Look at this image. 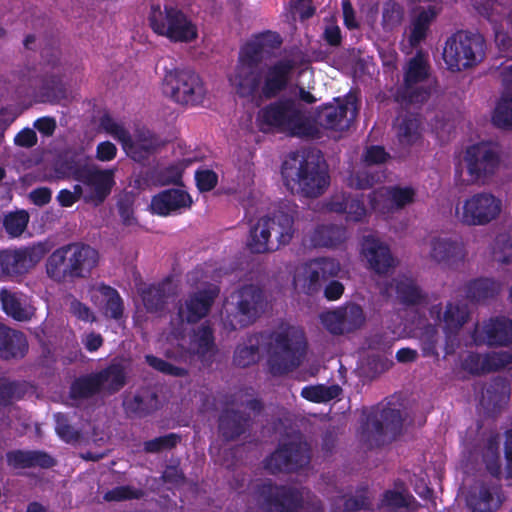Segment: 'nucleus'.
Instances as JSON below:
<instances>
[{
    "mask_svg": "<svg viewBox=\"0 0 512 512\" xmlns=\"http://www.w3.org/2000/svg\"><path fill=\"white\" fill-rule=\"evenodd\" d=\"M283 43L278 32L265 30L251 35L240 47L230 82L240 98L258 101L276 99L289 85L294 63L281 59L265 67L262 62L280 49Z\"/></svg>",
    "mask_w": 512,
    "mask_h": 512,
    "instance_id": "nucleus-1",
    "label": "nucleus"
},
{
    "mask_svg": "<svg viewBox=\"0 0 512 512\" xmlns=\"http://www.w3.org/2000/svg\"><path fill=\"white\" fill-rule=\"evenodd\" d=\"M256 123L262 132L276 131L292 137L311 139L320 136L318 126L305 116L291 97L279 98L262 107L257 113Z\"/></svg>",
    "mask_w": 512,
    "mask_h": 512,
    "instance_id": "nucleus-2",
    "label": "nucleus"
},
{
    "mask_svg": "<svg viewBox=\"0 0 512 512\" xmlns=\"http://www.w3.org/2000/svg\"><path fill=\"white\" fill-rule=\"evenodd\" d=\"M99 252L88 244L68 243L55 249L46 260V274L56 283H73L91 277Z\"/></svg>",
    "mask_w": 512,
    "mask_h": 512,
    "instance_id": "nucleus-3",
    "label": "nucleus"
},
{
    "mask_svg": "<svg viewBox=\"0 0 512 512\" xmlns=\"http://www.w3.org/2000/svg\"><path fill=\"white\" fill-rule=\"evenodd\" d=\"M254 501L261 512H324L322 501L311 492L265 480L255 486Z\"/></svg>",
    "mask_w": 512,
    "mask_h": 512,
    "instance_id": "nucleus-4",
    "label": "nucleus"
},
{
    "mask_svg": "<svg viewBox=\"0 0 512 512\" xmlns=\"http://www.w3.org/2000/svg\"><path fill=\"white\" fill-rule=\"evenodd\" d=\"M286 186L297 185L302 195L316 198L322 195L330 183L327 166L320 152H308L301 156L297 152L289 155L281 167Z\"/></svg>",
    "mask_w": 512,
    "mask_h": 512,
    "instance_id": "nucleus-5",
    "label": "nucleus"
},
{
    "mask_svg": "<svg viewBox=\"0 0 512 512\" xmlns=\"http://www.w3.org/2000/svg\"><path fill=\"white\" fill-rule=\"evenodd\" d=\"M307 341L303 329L281 326L271 335L269 345V370L274 376L285 375L298 368L306 354Z\"/></svg>",
    "mask_w": 512,
    "mask_h": 512,
    "instance_id": "nucleus-6",
    "label": "nucleus"
},
{
    "mask_svg": "<svg viewBox=\"0 0 512 512\" xmlns=\"http://www.w3.org/2000/svg\"><path fill=\"white\" fill-rule=\"evenodd\" d=\"M294 217L277 210L271 217H262L251 227L247 246L252 253H266L291 242L294 235Z\"/></svg>",
    "mask_w": 512,
    "mask_h": 512,
    "instance_id": "nucleus-7",
    "label": "nucleus"
},
{
    "mask_svg": "<svg viewBox=\"0 0 512 512\" xmlns=\"http://www.w3.org/2000/svg\"><path fill=\"white\" fill-rule=\"evenodd\" d=\"M148 21L154 33L172 43H191L198 38L196 24L177 7L152 5Z\"/></svg>",
    "mask_w": 512,
    "mask_h": 512,
    "instance_id": "nucleus-8",
    "label": "nucleus"
},
{
    "mask_svg": "<svg viewBox=\"0 0 512 512\" xmlns=\"http://www.w3.org/2000/svg\"><path fill=\"white\" fill-rule=\"evenodd\" d=\"M162 91L174 103L185 107L202 105L207 95L202 77L189 68L166 71L162 80Z\"/></svg>",
    "mask_w": 512,
    "mask_h": 512,
    "instance_id": "nucleus-9",
    "label": "nucleus"
},
{
    "mask_svg": "<svg viewBox=\"0 0 512 512\" xmlns=\"http://www.w3.org/2000/svg\"><path fill=\"white\" fill-rule=\"evenodd\" d=\"M485 39L479 33L459 30L446 41L443 59L452 72H460L481 62L485 56Z\"/></svg>",
    "mask_w": 512,
    "mask_h": 512,
    "instance_id": "nucleus-10",
    "label": "nucleus"
},
{
    "mask_svg": "<svg viewBox=\"0 0 512 512\" xmlns=\"http://www.w3.org/2000/svg\"><path fill=\"white\" fill-rule=\"evenodd\" d=\"M429 70L427 59L418 51L407 63L403 83L392 94L394 101L402 107L426 102L430 97V89L419 84L428 79Z\"/></svg>",
    "mask_w": 512,
    "mask_h": 512,
    "instance_id": "nucleus-11",
    "label": "nucleus"
},
{
    "mask_svg": "<svg viewBox=\"0 0 512 512\" xmlns=\"http://www.w3.org/2000/svg\"><path fill=\"white\" fill-rule=\"evenodd\" d=\"M49 252L45 242H37L20 248L0 251V277L21 282Z\"/></svg>",
    "mask_w": 512,
    "mask_h": 512,
    "instance_id": "nucleus-12",
    "label": "nucleus"
},
{
    "mask_svg": "<svg viewBox=\"0 0 512 512\" xmlns=\"http://www.w3.org/2000/svg\"><path fill=\"white\" fill-rule=\"evenodd\" d=\"M463 161L469 182L485 185L491 181L499 169L501 156L497 146L482 141L466 148Z\"/></svg>",
    "mask_w": 512,
    "mask_h": 512,
    "instance_id": "nucleus-13",
    "label": "nucleus"
},
{
    "mask_svg": "<svg viewBox=\"0 0 512 512\" xmlns=\"http://www.w3.org/2000/svg\"><path fill=\"white\" fill-rule=\"evenodd\" d=\"M403 427L402 413L399 408L392 407L389 402L381 409H373L363 424L367 434L366 441L369 447H380L386 442L395 440L401 434Z\"/></svg>",
    "mask_w": 512,
    "mask_h": 512,
    "instance_id": "nucleus-14",
    "label": "nucleus"
},
{
    "mask_svg": "<svg viewBox=\"0 0 512 512\" xmlns=\"http://www.w3.org/2000/svg\"><path fill=\"white\" fill-rule=\"evenodd\" d=\"M311 447L301 437L279 443L278 447L264 461L265 468L272 474L294 473L309 467Z\"/></svg>",
    "mask_w": 512,
    "mask_h": 512,
    "instance_id": "nucleus-15",
    "label": "nucleus"
},
{
    "mask_svg": "<svg viewBox=\"0 0 512 512\" xmlns=\"http://www.w3.org/2000/svg\"><path fill=\"white\" fill-rule=\"evenodd\" d=\"M502 202L489 192H479L468 199L462 205L459 219L469 226H482L495 220L501 213Z\"/></svg>",
    "mask_w": 512,
    "mask_h": 512,
    "instance_id": "nucleus-16",
    "label": "nucleus"
},
{
    "mask_svg": "<svg viewBox=\"0 0 512 512\" xmlns=\"http://www.w3.org/2000/svg\"><path fill=\"white\" fill-rule=\"evenodd\" d=\"M340 264L328 257H319L305 263L300 276L303 292L308 296L318 295L331 278L338 276Z\"/></svg>",
    "mask_w": 512,
    "mask_h": 512,
    "instance_id": "nucleus-17",
    "label": "nucleus"
},
{
    "mask_svg": "<svg viewBox=\"0 0 512 512\" xmlns=\"http://www.w3.org/2000/svg\"><path fill=\"white\" fill-rule=\"evenodd\" d=\"M320 320L329 333L340 336L360 329L366 317L360 305L347 303L334 310L323 312Z\"/></svg>",
    "mask_w": 512,
    "mask_h": 512,
    "instance_id": "nucleus-18",
    "label": "nucleus"
},
{
    "mask_svg": "<svg viewBox=\"0 0 512 512\" xmlns=\"http://www.w3.org/2000/svg\"><path fill=\"white\" fill-rule=\"evenodd\" d=\"M236 314L238 327L245 328L262 315L267 306L264 290L255 284H245L237 292Z\"/></svg>",
    "mask_w": 512,
    "mask_h": 512,
    "instance_id": "nucleus-19",
    "label": "nucleus"
},
{
    "mask_svg": "<svg viewBox=\"0 0 512 512\" xmlns=\"http://www.w3.org/2000/svg\"><path fill=\"white\" fill-rule=\"evenodd\" d=\"M121 146L130 159L144 164L159 151L163 141L154 131L142 126L137 127L133 134L128 132Z\"/></svg>",
    "mask_w": 512,
    "mask_h": 512,
    "instance_id": "nucleus-20",
    "label": "nucleus"
},
{
    "mask_svg": "<svg viewBox=\"0 0 512 512\" xmlns=\"http://www.w3.org/2000/svg\"><path fill=\"white\" fill-rule=\"evenodd\" d=\"M79 183L88 189L84 201L99 206L108 198L115 185L114 171L98 169L92 165L82 176Z\"/></svg>",
    "mask_w": 512,
    "mask_h": 512,
    "instance_id": "nucleus-21",
    "label": "nucleus"
},
{
    "mask_svg": "<svg viewBox=\"0 0 512 512\" xmlns=\"http://www.w3.org/2000/svg\"><path fill=\"white\" fill-rule=\"evenodd\" d=\"M219 292L220 290L217 286L210 285L207 288L189 294L185 300V309L180 306L178 310L181 321L194 324L206 317Z\"/></svg>",
    "mask_w": 512,
    "mask_h": 512,
    "instance_id": "nucleus-22",
    "label": "nucleus"
},
{
    "mask_svg": "<svg viewBox=\"0 0 512 512\" xmlns=\"http://www.w3.org/2000/svg\"><path fill=\"white\" fill-rule=\"evenodd\" d=\"M503 500L501 485L482 482L476 490L469 492L466 504L471 512H495Z\"/></svg>",
    "mask_w": 512,
    "mask_h": 512,
    "instance_id": "nucleus-23",
    "label": "nucleus"
},
{
    "mask_svg": "<svg viewBox=\"0 0 512 512\" xmlns=\"http://www.w3.org/2000/svg\"><path fill=\"white\" fill-rule=\"evenodd\" d=\"M191 205L192 198L188 192L171 188L154 195L151 199L150 208L153 214L166 217L180 212L182 209L190 208Z\"/></svg>",
    "mask_w": 512,
    "mask_h": 512,
    "instance_id": "nucleus-24",
    "label": "nucleus"
},
{
    "mask_svg": "<svg viewBox=\"0 0 512 512\" xmlns=\"http://www.w3.org/2000/svg\"><path fill=\"white\" fill-rule=\"evenodd\" d=\"M502 84L505 88L492 114L493 124L501 129H512V64L500 71Z\"/></svg>",
    "mask_w": 512,
    "mask_h": 512,
    "instance_id": "nucleus-25",
    "label": "nucleus"
},
{
    "mask_svg": "<svg viewBox=\"0 0 512 512\" xmlns=\"http://www.w3.org/2000/svg\"><path fill=\"white\" fill-rule=\"evenodd\" d=\"M337 104H324L316 111L315 125L328 130L344 131L350 127L352 118H348V103L335 99Z\"/></svg>",
    "mask_w": 512,
    "mask_h": 512,
    "instance_id": "nucleus-26",
    "label": "nucleus"
},
{
    "mask_svg": "<svg viewBox=\"0 0 512 512\" xmlns=\"http://www.w3.org/2000/svg\"><path fill=\"white\" fill-rule=\"evenodd\" d=\"M362 253L370 268L377 274H386L394 267V258L389 247L373 236L364 237Z\"/></svg>",
    "mask_w": 512,
    "mask_h": 512,
    "instance_id": "nucleus-27",
    "label": "nucleus"
},
{
    "mask_svg": "<svg viewBox=\"0 0 512 512\" xmlns=\"http://www.w3.org/2000/svg\"><path fill=\"white\" fill-rule=\"evenodd\" d=\"M416 191L411 186L401 187L398 185L390 186L380 191H372L369 194V201L372 210L380 213H385L384 209L380 207L382 201H390L392 206L396 209H403L407 205L414 202Z\"/></svg>",
    "mask_w": 512,
    "mask_h": 512,
    "instance_id": "nucleus-28",
    "label": "nucleus"
},
{
    "mask_svg": "<svg viewBox=\"0 0 512 512\" xmlns=\"http://www.w3.org/2000/svg\"><path fill=\"white\" fill-rule=\"evenodd\" d=\"M9 467L14 469H28L39 467L49 469L56 465V460L42 450H11L5 455Z\"/></svg>",
    "mask_w": 512,
    "mask_h": 512,
    "instance_id": "nucleus-29",
    "label": "nucleus"
},
{
    "mask_svg": "<svg viewBox=\"0 0 512 512\" xmlns=\"http://www.w3.org/2000/svg\"><path fill=\"white\" fill-rule=\"evenodd\" d=\"M465 248L461 241L446 237L433 238L431 241V258L437 263L454 265L464 260Z\"/></svg>",
    "mask_w": 512,
    "mask_h": 512,
    "instance_id": "nucleus-30",
    "label": "nucleus"
},
{
    "mask_svg": "<svg viewBox=\"0 0 512 512\" xmlns=\"http://www.w3.org/2000/svg\"><path fill=\"white\" fill-rule=\"evenodd\" d=\"M27 351L28 342L25 334L0 323V358H23Z\"/></svg>",
    "mask_w": 512,
    "mask_h": 512,
    "instance_id": "nucleus-31",
    "label": "nucleus"
},
{
    "mask_svg": "<svg viewBox=\"0 0 512 512\" xmlns=\"http://www.w3.org/2000/svg\"><path fill=\"white\" fill-rule=\"evenodd\" d=\"M123 405L127 413L145 417L160 408V401L152 387H141L131 398L125 399Z\"/></svg>",
    "mask_w": 512,
    "mask_h": 512,
    "instance_id": "nucleus-32",
    "label": "nucleus"
},
{
    "mask_svg": "<svg viewBox=\"0 0 512 512\" xmlns=\"http://www.w3.org/2000/svg\"><path fill=\"white\" fill-rule=\"evenodd\" d=\"M249 422L248 414L235 409H225L219 415V433L225 441H234L246 432Z\"/></svg>",
    "mask_w": 512,
    "mask_h": 512,
    "instance_id": "nucleus-33",
    "label": "nucleus"
},
{
    "mask_svg": "<svg viewBox=\"0 0 512 512\" xmlns=\"http://www.w3.org/2000/svg\"><path fill=\"white\" fill-rule=\"evenodd\" d=\"M395 292L399 302L405 306L426 305L429 301L428 294L412 278L396 279Z\"/></svg>",
    "mask_w": 512,
    "mask_h": 512,
    "instance_id": "nucleus-34",
    "label": "nucleus"
},
{
    "mask_svg": "<svg viewBox=\"0 0 512 512\" xmlns=\"http://www.w3.org/2000/svg\"><path fill=\"white\" fill-rule=\"evenodd\" d=\"M484 333L489 346H508L512 343V321L506 317L491 318Z\"/></svg>",
    "mask_w": 512,
    "mask_h": 512,
    "instance_id": "nucleus-35",
    "label": "nucleus"
},
{
    "mask_svg": "<svg viewBox=\"0 0 512 512\" xmlns=\"http://www.w3.org/2000/svg\"><path fill=\"white\" fill-rule=\"evenodd\" d=\"M194 353L202 362L212 361L217 353L214 331L208 323L201 324L194 333L192 341Z\"/></svg>",
    "mask_w": 512,
    "mask_h": 512,
    "instance_id": "nucleus-36",
    "label": "nucleus"
},
{
    "mask_svg": "<svg viewBox=\"0 0 512 512\" xmlns=\"http://www.w3.org/2000/svg\"><path fill=\"white\" fill-rule=\"evenodd\" d=\"M310 240L314 247H336L346 240V229L336 224L318 225Z\"/></svg>",
    "mask_w": 512,
    "mask_h": 512,
    "instance_id": "nucleus-37",
    "label": "nucleus"
},
{
    "mask_svg": "<svg viewBox=\"0 0 512 512\" xmlns=\"http://www.w3.org/2000/svg\"><path fill=\"white\" fill-rule=\"evenodd\" d=\"M499 290V283L490 278L473 279L465 287L466 297L471 302H481L493 298Z\"/></svg>",
    "mask_w": 512,
    "mask_h": 512,
    "instance_id": "nucleus-38",
    "label": "nucleus"
},
{
    "mask_svg": "<svg viewBox=\"0 0 512 512\" xmlns=\"http://www.w3.org/2000/svg\"><path fill=\"white\" fill-rule=\"evenodd\" d=\"M98 374L91 373L76 378L70 386L69 396L73 400L89 399L102 391Z\"/></svg>",
    "mask_w": 512,
    "mask_h": 512,
    "instance_id": "nucleus-39",
    "label": "nucleus"
},
{
    "mask_svg": "<svg viewBox=\"0 0 512 512\" xmlns=\"http://www.w3.org/2000/svg\"><path fill=\"white\" fill-rule=\"evenodd\" d=\"M397 138L402 146H412L421 139V121L418 115L405 114L397 126Z\"/></svg>",
    "mask_w": 512,
    "mask_h": 512,
    "instance_id": "nucleus-40",
    "label": "nucleus"
},
{
    "mask_svg": "<svg viewBox=\"0 0 512 512\" xmlns=\"http://www.w3.org/2000/svg\"><path fill=\"white\" fill-rule=\"evenodd\" d=\"M92 165L77 155H66L56 163V172L63 178L80 181L82 176Z\"/></svg>",
    "mask_w": 512,
    "mask_h": 512,
    "instance_id": "nucleus-41",
    "label": "nucleus"
},
{
    "mask_svg": "<svg viewBox=\"0 0 512 512\" xmlns=\"http://www.w3.org/2000/svg\"><path fill=\"white\" fill-rule=\"evenodd\" d=\"M0 303L4 313L13 319L24 321L30 318V313L18 293L5 288L1 289Z\"/></svg>",
    "mask_w": 512,
    "mask_h": 512,
    "instance_id": "nucleus-42",
    "label": "nucleus"
},
{
    "mask_svg": "<svg viewBox=\"0 0 512 512\" xmlns=\"http://www.w3.org/2000/svg\"><path fill=\"white\" fill-rule=\"evenodd\" d=\"M482 460L488 473L494 478L500 479L502 475V463L498 435H491L487 439L482 453Z\"/></svg>",
    "mask_w": 512,
    "mask_h": 512,
    "instance_id": "nucleus-43",
    "label": "nucleus"
},
{
    "mask_svg": "<svg viewBox=\"0 0 512 512\" xmlns=\"http://www.w3.org/2000/svg\"><path fill=\"white\" fill-rule=\"evenodd\" d=\"M102 389L110 394L120 391L126 384L124 369L119 364H111L97 372Z\"/></svg>",
    "mask_w": 512,
    "mask_h": 512,
    "instance_id": "nucleus-44",
    "label": "nucleus"
},
{
    "mask_svg": "<svg viewBox=\"0 0 512 512\" xmlns=\"http://www.w3.org/2000/svg\"><path fill=\"white\" fill-rule=\"evenodd\" d=\"M141 297L148 312H160L164 310L167 304V284L159 283L157 285H150L142 291Z\"/></svg>",
    "mask_w": 512,
    "mask_h": 512,
    "instance_id": "nucleus-45",
    "label": "nucleus"
},
{
    "mask_svg": "<svg viewBox=\"0 0 512 512\" xmlns=\"http://www.w3.org/2000/svg\"><path fill=\"white\" fill-rule=\"evenodd\" d=\"M469 311L466 305L448 302L443 313L445 328L451 332L459 331L468 321Z\"/></svg>",
    "mask_w": 512,
    "mask_h": 512,
    "instance_id": "nucleus-46",
    "label": "nucleus"
},
{
    "mask_svg": "<svg viewBox=\"0 0 512 512\" xmlns=\"http://www.w3.org/2000/svg\"><path fill=\"white\" fill-rule=\"evenodd\" d=\"M97 290L105 300V315L115 320L120 319L123 316L124 306L119 292L106 284H100Z\"/></svg>",
    "mask_w": 512,
    "mask_h": 512,
    "instance_id": "nucleus-47",
    "label": "nucleus"
},
{
    "mask_svg": "<svg viewBox=\"0 0 512 512\" xmlns=\"http://www.w3.org/2000/svg\"><path fill=\"white\" fill-rule=\"evenodd\" d=\"M42 96L50 103H58L66 98V88L59 75H46L40 87Z\"/></svg>",
    "mask_w": 512,
    "mask_h": 512,
    "instance_id": "nucleus-48",
    "label": "nucleus"
},
{
    "mask_svg": "<svg viewBox=\"0 0 512 512\" xmlns=\"http://www.w3.org/2000/svg\"><path fill=\"white\" fill-rule=\"evenodd\" d=\"M436 17L434 8L429 7L426 10H422L416 16L412 23V29L410 34V43L412 45L419 44L425 39L430 23Z\"/></svg>",
    "mask_w": 512,
    "mask_h": 512,
    "instance_id": "nucleus-49",
    "label": "nucleus"
},
{
    "mask_svg": "<svg viewBox=\"0 0 512 512\" xmlns=\"http://www.w3.org/2000/svg\"><path fill=\"white\" fill-rule=\"evenodd\" d=\"M405 15L404 7L394 0L384 3L382 10V26L386 31H392L400 26Z\"/></svg>",
    "mask_w": 512,
    "mask_h": 512,
    "instance_id": "nucleus-50",
    "label": "nucleus"
},
{
    "mask_svg": "<svg viewBox=\"0 0 512 512\" xmlns=\"http://www.w3.org/2000/svg\"><path fill=\"white\" fill-rule=\"evenodd\" d=\"M338 391V386H305L301 391V396L304 399L314 403H323L328 402L337 397Z\"/></svg>",
    "mask_w": 512,
    "mask_h": 512,
    "instance_id": "nucleus-51",
    "label": "nucleus"
},
{
    "mask_svg": "<svg viewBox=\"0 0 512 512\" xmlns=\"http://www.w3.org/2000/svg\"><path fill=\"white\" fill-rule=\"evenodd\" d=\"M144 496V491L132 485H121L108 490L103 495L107 502H121L128 500H138Z\"/></svg>",
    "mask_w": 512,
    "mask_h": 512,
    "instance_id": "nucleus-52",
    "label": "nucleus"
},
{
    "mask_svg": "<svg viewBox=\"0 0 512 512\" xmlns=\"http://www.w3.org/2000/svg\"><path fill=\"white\" fill-rule=\"evenodd\" d=\"M28 222L29 215L26 211H16L5 216L3 227L11 237H18L25 231Z\"/></svg>",
    "mask_w": 512,
    "mask_h": 512,
    "instance_id": "nucleus-53",
    "label": "nucleus"
},
{
    "mask_svg": "<svg viewBox=\"0 0 512 512\" xmlns=\"http://www.w3.org/2000/svg\"><path fill=\"white\" fill-rule=\"evenodd\" d=\"M496 260L505 265L512 264V236L501 233L496 236L493 247Z\"/></svg>",
    "mask_w": 512,
    "mask_h": 512,
    "instance_id": "nucleus-54",
    "label": "nucleus"
},
{
    "mask_svg": "<svg viewBox=\"0 0 512 512\" xmlns=\"http://www.w3.org/2000/svg\"><path fill=\"white\" fill-rule=\"evenodd\" d=\"M181 441V436L177 433H169L163 436L144 442V451L147 453H159L163 450H171Z\"/></svg>",
    "mask_w": 512,
    "mask_h": 512,
    "instance_id": "nucleus-55",
    "label": "nucleus"
},
{
    "mask_svg": "<svg viewBox=\"0 0 512 512\" xmlns=\"http://www.w3.org/2000/svg\"><path fill=\"white\" fill-rule=\"evenodd\" d=\"M259 359V346L257 343L238 346L233 355V363L240 368L249 367Z\"/></svg>",
    "mask_w": 512,
    "mask_h": 512,
    "instance_id": "nucleus-56",
    "label": "nucleus"
},
{
    "mask_svg": "<svg viewBox=\"0 0 512 512\" xmlns=\"http://www.w3.org/2000/svg\"><path fill=\"white\" fill-rule=\"evenodd\" d=\"M54 418L56 433L64 442L72 443L80 439V433L70 424L66 414L56 413Z\"/></svg>",
    "mask_w": 512,
    "mask_h": 512,
    "instance_id": "nucleus-57",
    "label": "nucleus"
},
{
    "mask_svg": "<svg viewBox=\"0 0 512 512\" xmlns=\"http://www.w3.org/2000/svg\"><path fill=\"white\" fill-rule=\"evenodd\" d=\"M379 180V174L373 173L369 169L364 168L357 170L349 176L348 185L355 189L366 190L372 188Z\"/></svg>",
    "mask_w": 512,
    "mask_h": 512,
    "instance_id": "nucleus-58",
    "label": "nucleus"
},
{
    "mask_svg": "<svg viewBox=\"0 0 512 512\" xmlns=\"http://www.w3.org/2000/svg\"><path fill=\"white\" fill-rule=\"evenodd\" d=\"M511 363L512 355L506 351L494 352L484 356L485 373L500 371Z\"/></svg>",
    "mask_w": 512,
    "mask_h": 512,
    "instance_id": "nucleus-59",
    "label": "nucleus"
},
{
    "mask_svg": "<svg viewBox=\"0 0 512 512\" xmlns=\"http://www.w3.org/2000/svg\"><path fill=\"white\" fill-rule=\"evenodd\" d=\"M356 496H351L344 501V510L347 512H356L362 509H369L371 502L367 496L368 487L361 486L356 491Z\"/></svg>",
    "mask_w": 512,
    "mask_h": 512,
    "instance_id": "nucleus-60",
    "label": "nucleus"
},
{
    "mask_svg": "<svg viewBox=\"0 0 512 512\" xmlns=\"http://www.w3.org/2000/svg\"><path fill=\"white\" fill-rule=\"evenodd\" d=\"M367 210L363 200L348 195L346 210V220L352 222H360L366 216Z\"/></svg>",
    "mask_w": 512,
    "mask_h": 512,
    "instance_id": "nucleus-61",
    "label": "nucleus"
},
{
    "mask_svg": "<svg viewBox=\"0 0 512 512\" xmlns=\"http://www.w3.org/2000/svg\"><path fill=\"white\" fill-rule=\"evenodd\" d=\"M195 181L200 192H209L217 186L218 175L210 169L197 170Z\"/></svg>",
    "mask_w": 512,
    "mask_h": 512,
    "instance_id": "nucleus-62",
    "label": "nucleus"
},
{
    "mask_svg": "<svg viewBox=\"0 0 512 512\" xmlns=\"http://www.w3.org/2000/svg\"><path fill=\"white\" fill-rule=\"evenodd\" d=\"M160 185H179L182 183V171L176 165H169L157 172Z\"/></svg>",
    "mask_w": 512,
    "mask_h": 512,
    "instance_id": "nucleus-63",
    "label": "nucleus"
},
{
    "mask_svg": "<svg viewBox=\"0 0 512 512\" xmlns=\"http://www.w3.org/2000/svg\"><path fill=\"white\" fill-rule=\"evenodd\" d=\"M101 125L105 131L111 134L120 144L123 143L129 132L124 126L117 123L109 116L102 117Z\"/></svg>",
    "mask_w": 512,
    "mask_h": 512,
    "instance_id": "nucleus-64",
    "label": "nucleus"
}]
</instances>
